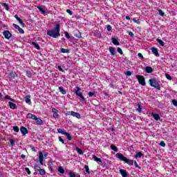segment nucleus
<instances>
[{
  "instance_id": "nucleus-1",
  "label": "nucleus",
  "mask_w": 177,
  "mask_h": 177,
  "mask_svg": "<svg viewBox=\"0 0 177 177\" xmlns=\"http://www.w3.org/2000/svg\"><path fill=\"white\" fill-rule=\"evenodd\" d=\"M47 35L51 38H59L60 37V24H56L53 29L47 30Z\"/></svg>"
},
{
  "instance_id": "nucleus-2",
  "label": "nucleus",
  "mask_w": 177,
  "mask_h": 177,
  "mask_svg": "<svg viewBox=\"0 0 177 177\" xmlns=\"http://www.w3.org/2000/svg\"><path fill=\"white\" fill-rule=\"evenodd\" d=\"M115 157L120 160V161L125 162L126 164H128L129 165H133V160L127 158V157H125L122 153H118L115 154Z\"/></svg>"
},
{
  "instance_id": "nucleus-3",
  "label": "nucleus",
  "mask_w": 177,
  "mask_h": 177,
  "mask_svg": "<svg viewBox=\"0 0 177 177\" xmlns=\"http://www.w3.org/2000/svg\"><path fill=\"white\" fill-rule=\"evenodd\" d=\"M149 85L153 88H156L158 91H161V87L160 86V84L157 81V79L153 78L149 80Z\"/></svg>"
},
{
  "instance_id": "nucleus-4",
  "label": "nucleus",
  "mask_w": 177,
  "mask_h": 177,
  "mask_svg": "<svg viewBox=\"0 0 177 177\" xmlns=\"http://www.w3.org/2000/svg\"><path fill=\"white\" fill-rule=\"evenodd\" d=\"M75 93L77 96H79L80 102H85V97L81 93V88L77 86Z\"/></svg>"
},
{
  "instance_id": "nucleus-5",
  "label": "nucleus",
  "mask_w": 177,
  "mask_h": 177,
  "mask_svg": "<svg viewBox=\"0 0 177 177\" xmlns=\"http://www.w3.org/2000/svg\"><path fill=\"white\" fill-rule=\"evenodd\" d=\"M136 77L137 78L138 84H140V85H142V86H146V79L143 75H136Z\"/></svg>"
},
{
  "instance_id": "nucleus-6",
  "label": "nucleus",
  "mask_w": 177,
  "mask_h": 177,
  "mask_svg": "<svg viewBox=\"0 0 177 177\" xmlns=\"http://www.w3.org/2000/svg\"><path fill=\"white\" fill-rule=\"evenodd\" d=\"M66 115H73V117H75L76 118H77L78 120H80L81 118V114H80V113L78 112H74L73 111H67L66 113Z\"/></svg>"
},
{
  "instance_id": "nucleus-7",
  "label": "nucleus",
  "mask_w": 177,
  "mask_h": 177,
  "mask_svg": "<svg viewBox=\"0 0 177 177\" xmlns=\"http://www.w3.org/2000/svg\"><path fill=\"white\" fill-rule=\"evenodd\" d=\"M3 35H4L6 39H10L12 38V33L9 30H5L3 32Z\"/></svg>"
},
{
  "instance_id": "nucleus-8",
  "label": "nucleus",
  "mask_w": 177,
  "mask_h": 177,
  "mask_svg": "<svg viewBox=\"0 0 177 177\" xmlns=\"http://www.w3.org/2000/svg\"><path fill=\"white\" fill-rule=\"evenodd\" d=\"M109 53H111V56H117V51H115V48L113 46H110L109 48Z\"/></svg>"
},
{
  "instance_id": "nucleus-9",
  "label": "nucleus",
  "mask_w": 177,
  "mask_h": 177,
  "mask_svg": "<svg viewBox=\"0 0 177 177\" xmlns=\"http://www.w3.org/2000/svg\"><path fill=\"white\" fill-rule=\"evenodd\" d=\"M13 27L16 28V30H18L20 34H24V30L23 28H20V26L16 24H12Z\"/></svg>"
},
{
  "instance_id": "nucleus-10",
  "label": "nucleus",
  "mask_w": 177,
  "mask_h": 177,
  "mask_svg": "<svg viewBox=\"0 0 177 177\" xmlns=\"http://www.w3.org/2000/svg\"><path fill=\"white\" fill-rule=\"evenodd\" d=\"M20 131L21 133H22V135H27V133H28V130L27 129V128H26L25 127H21L20 129Z\"/></svg>"
},
{
  "instance_id": "nucleus-11",
  "label": "nucleus",
  "mask_w": 177,
  "mask_h": 177,
  "mask_svg": "<svg viewBox=\"0 0 177 177\" xmlns=\"http://www.w3.org/2000/svg\"><path fill=\"white\" fill-rule=\"evenodd\" d=\"M39 160L41 165H44V153L42 152L39 153Z\"/></svg>"
},
{
  "instance_id": "nucleus-12",
  "label": "nucleus",
  "mask_w": 177,
  "mask_h": 177,
  "mask_svg": "<svg viewBox=\"0 0 177 177\" xmlns=\"http://www.w3.org/2000/svg\"><path fill=\"white\" fill-rule=\"evenodd\" d=\"M120 174L122 177H128V173H127V170L120 169Z\"/></svg>"
},
{
  "instance_id": "nucleus-13",
  "label": "nucleus",
  "mask_w": 177,
  "mask_h": 177,
  "mask_svg": "<svg viewBox=\"0 0 177 177\" xmlns=\"http://www.w3.org/2000/svg\"><path fill=\"white\" fill-rule=\"evenodd\" d=\"M152 53L156 56V57H158L160 56V54H158V50L156 48L153 47L151 48Z\"/></svg>"
},
{
  "instance_id": "nucleus-14",
  "label": "nucleus",
  "mask_w": 177,
  "mask_h": 177,
  "mask_svg": "<svg viewBox=\"0 0 177 177\" xmlns=\"http://www.w3.org/2000/svg\"><path fill=\"white\" fill-rule=\"evenodd\" d=\"M151 115H152V117L154 118V120H156V121H158L160 118V115L157 114V113H151Z\"/></svg>"
},
{
  "instance_id": "nucleus-15",
  "label": "nucleus",
  "mask_w": 177,
  "mask_h": 177,
  "mask_svg": "<svg viewBox=\"0 0 177 177\" xmlns=\"http://www.w3.org/2000/svg\"><path fill=\"white\" fill-rule=\"evenodd\" d=\"M36 121V125H44V120L39 118H37Z\"/></svg>"
},
{
  "instance_id": "nucleus-16",
  "label": "nucleus",
  "mask_w": 177,
  "mask_h": 177,
  "mask_svg": "<svg viewBox=\"0 0 177 177\" xmlns=\"http://www.w3.org/2000/svg\"><path fill=\"white\" fill-rule=\"evenodd\" d=\"M145 72L148 74H151V73H153V68H151V66H146Z\"/></svg>"
},
{
  "instance_id": "nucleus-17",
  "label": "nucleus",
  "mask_w": 177,
  "mask_h": 177,
  "mask_svg": "<svg viewBox=\"0 0 177 177\" xmlns=\"http://www.w3.org/2000/svg\"><path fill=\"white\" fill-rule=\"evenodd\" d=\"M32 45L35 48V49H37V50H41V47L39 46V44L35 41L32 42Z\"/></svg>"
},
{
  "instance_id": "nucleus-18",
  "label": "nucleus",
  "mask_w": 177,
  "mask_h": 177,
  "mask_svg": "<svg viewBox=\"0 0 177 177\" xmlns=\"http://www.w3.org/2000/svg\"><path fill=\"white\" fill-rule=\"evenodd\" d=\"M111 41L113 45H116V46L120 45V41H118V40L115 39V37H112Z\"/></svg>"
},
{
  "instance_id": "nucleus-19",
  "label": "nucleus",
  "mask_w": 177,
  "mask_h": 177,
  "mask_svg": "<svg viewBox=\"0 0 177 177\" xmlns=\"http://www.w3.org/2000/svg\"><path fill=\"white\" fill-rule=\"evenodd\" d=\"M8 104L10 106V109H12V110H15L16 109V107H17L16 104H15L12 102H9Z\"/></svg>"
},
{
  "instance_id": "nucleus-20",
  "label": "nucleus",
  "mask_w": 177,
  "mask_h": 177,
  "mask_svg": "<svg viewBox=\"0 0 177 177\" xmlns=\"http://www.w3.org/2000/svg\"><path fill=\"white\" fill-rule=\"evenodd\" d=\"M58 89L62 95H66V93H67V91H66V89H64V88H63L62 86H59Z\"/></svg>"
},
{
  "instance_id": "nucleus-21",
  "label": "nucleus",
  "mask_w": 177,
  "mask_h": 177,
  "mask_svg": "<svg viewBox=\"0 0 177 177\" xmlns=\"http://www.w3.org/2000/svg\"><path fill=\"white\" fill-rule=\"evenodd\" d=\"M25 102L26 103H31V95H26L25 97Z\"/></svg>"
},
{
  "instance_id": "nucleus-22",
  "label": "nucleus",
  "mask_w": 177,
  "mask_h": 177,
  "mask_svg": "<svg viewBox=\"0 0 177 177\" xmlns=\"http://www.w3.org/2000/svg\"><path fill=\"white\" fill-rule=\"evenodd\" d=\"M93 159L94 160V161H96V162H102V159L97 158V156L95 155L93 156Z\"/></svg>"
},
{
  "instance_id": "nucleus-23",
  "label": "nucleus",
  "mask_w": 177,
  "mask_h": 177,
  "mask_svg": "<svg viewBox=\"0 0 177 177\" xmlns=\"http://www.w3.org/2000/svg\"><path fill=\"white\" fill-rule=\"evenodd\" d=\"M39 174L41 176H44V175H46V171H45V169H40L39 170Z\"/></svg>"
},
{
  "instance_id": "nucleus-24",
  "label": "nucleus",
  "mask_w": 177,
  "mask_h": 177,
  "mask_svg": "<svg viewBox=\"0 0 177 177\" xmlns=\"http://www.w3.org/2000/svg\"><path fill=\"white\" fill-rule=\"evenodd\" d=\"M111 150H113V151H115V153H118V149L117 148V147H115V145H111Z\"/></svg>"
},
{
  "instance_id": "nucleus-25",
  "label": "nucleus",
  "mask_w": 177,
  "mask_h": 177,
  "mask_svg": "<svg viewBox=\"0 0 177 177\" xmlns=\"http://www.w3.org/2000/svg\"><path fill=\"white\" fill-rule=\"evenodd\" d=\"M9 75L11 78H16V77H17V73H16V72H10Z\"/></svg>"
},
{
  "instance_id": "nucleus-26",
  "label": "nucleus",
  "mask_w": 177,
  "mask_h": 177,
  "mask_svg": "<svg viewBox=\"0 0 177 177\" xmlns=\"http://www.w3.org/2000/svg\"><path fill=\"white\" fill-rule=\"evenodd\" d=\"M1 6H3V8L6 9V10H9V5H8V3H1Z\"/></svg>"
},
{
  "instance_id": "nucleus-27",
  "label": "nucleus",
  "mask_w": 177,
  "mask_h": 177,
  "mask_svg": "<svg viewBox=\"0 0 177 177\" xmlns=\"http://www.w3.org/2000/svg\"><path fill=\"white\" fill-rule=\"evenodd\" d=\"M156 41H158L160 46H164V45H165V43H164V41L160 39H156Z\"/></svg>"
},
{
  "instance_id": "nucleus-28",
  "label": "nucleus",
  "mask_w": 177,
  "mask_h": 177,
  "mask_svg": "<svg viewBox=\"0 0 177 177\" xmlns=\"http://www.w3.org/2000/svg\"><path fill=\"white\" fill-rule=\"evenodd\" d=\"M65 136H66L68 140H73V138L71 137V135H70V133L68 132H66L65 133Z\"/></svg>"
},
{
  "instance_id": "nucleus-29",
  "label": "nucleus",
  "mask_w": 177,
  "mask_h": 177,
  "mask_svg": "<svg viewBox=\"0 0 177 177\" xmlns=\"http://www.w3.org/2000/svg\"><path fill=\"white\" fill-rule=\"evenodd\" d=\"M37 9L42 13V15H45V13H46V11L41 6H37Z\"/></svg>"
},
{
  "instance_id": "nucleus-30",
  "label": "nucleus",
  "mask_w": 177,
  "mask_h": 177,
  "mask_svg": "<svg viewBox=\"0 0 177 177\" xmlns=\"http://www.w3.org/2000/svg\"><path fill=\"white\" fill-rule=\"evenodd\" d=\"M34 169H35V171H39V170L41 169V167H39V165L38 164L35 163L34 165Z\"/></svg>"
},
{
  "instance_id": "nucleus-31",
  "label": "nucleus",
  "mask_w": 177,
  "mask_h": 177,
  "mask_svg": "<svg viewBox=\"0 0 177 177\" xmlns=\"http://www.w3.org/2000/svg\"><path fill=\"white\" fill-rule=\"evenodd\" d=\"M137 106H138V108L136 109L138 113H142L143 111H142V106H140V104H138Z\"/></svg>"
},
{
  "instance_id": "nucleus-32",
  "label": "nucleus",
  "mask_w": 177,
  "mask_h": 177,
  "mask_svg": "<svg viewBox=\"0 0 177 177\" xmlns=\"http://www.w3.org/2000/svg\"><path fill=\"white\" fill-rule=\"evenodd\" d=\"M26 75L28 78H31V77H32V73L30 71H26Z\"/></svg>"
},
{
  "instance_id": "nucleus-33",
  "label": "nucleus",
  "mask_w": 177,
  "mask_h": 177,
  "mask_svg": "<svg viewBox=\"0 0 177 177\" xmlns=\"http://www.w3.org/2000/svg\"><path fill=\"white\" fill-rule=\"evenodd\" d=\"M57 131L58 133H61L62 135H65L66 133V132L62 129H57Z\"/></svg>"
},
{
  "instance_id": "nucleus-34",
  "label": "nucleus",
  "mask_w": 177,
  "mask_h": 177,
  "mask_svg": "<svg viewBox=\"0 0 177 177\" xmlns=\"http://www.w3.org/2000/svg\"><path fill=\"white\" fill-rule=\"evenodd\" d=\"M76 151L80 154V156L84 154V151L80 148L76 147Z\"/></svg>"
},
{
  "instance_id": "nucleus-35",
  "label": "nucleus",
  "mask_w": 177,
  "mask_h": 177,
  "mask_svg": "<svg viewBox=\"0 0 177 177\" xmlns=\"http://www.w3.org/2000/svg\"><path fill=\"white\" fill-rule=\"evenodd\" d=\"M142 156H143V153H142V152L139 151L135 155V158H138V157H139L140 158H142Z\"/></svg>"
},
{
  "instance_id": "nucleus-36",
  "label": "nucleus",
  "mask_w": 177,
  "mask_h": 177,
  "mask_svg": "<svg viewBox=\"0 0 177 177\" xmlns=\"http://www.w3.org/2000/svg\"><path fill=\"white\" fill-rule=\"evenodd\" d=\"M69 176L70 177H81V176H75V173H74V172H73V171H70L69 172Z\"/></svg>"
},
{
  "instance_id": "nucleus-37",
  "label": "nucleus",
  "mask_w": 177,
  "mask_h": 177,
  "mask_svg": "<svg viewBox=\"0 0 177 177\" xmlns=\"http://www.w3.org/2000/svg\"><path fill=\"white\" fill-rule=\"evenodd\" d=\"M84 169H86V174H91V171H89V166L85 165H84Z\"/></svg>"
},
{
  "instance_id": "nucleus-38",
  "label": "nucleus",
  "mask_w": 177,
  "mask_h": 177,
  "mask_svg": "<svg viewBox=\"0 0 177 177\" xmlns=\"http://www.w3.org/2000/svg\"><path fill=\"white\" fill-rule=\"evenodd\" d=\"M58 171H59L60 174H64V169L62 167V166L58 167Z\"/></svg>"
},
{
  "instance_id": "nucleus-39",
  "label": "nucleus",
  "mask_w": 177,
  "mask_h": 177,
  "mask_svg": "<svg viewBox=\"0 0 177 177\" xmlns=\"http://www.w3.org/2000/svg\"><path fill=\"white\" fill-rule=\"evenodd\" d=\"M61 52H62V53H68V49L62 48H61Z\"/></svg>"
},
{
  "instance_id": "nucleus-40",
  "label": "nucleus",
  "mask_w": 177,
  "mask_h": 177,
  "mask_svg": "<svg viewBox=\"0 0 177 177\" xmlns=\"http://www.w3.org/2000/svg\"><path fill=\"white\" fill-rule=\"evenodd\" d=\"M159 146H161V147H165L167 146V145L165 144V142L164 141H161L159 143Z\"/></svg>"
},
{
  "instance_id": "nucleus-41",
  "label": "nucleus",
  "mask_w": 177,
  "mask_h": 177,
  "mask_svg": "<svg viewBox=\"0 0 177 177\" xmlns=\"http://www.w3.org/2000/svg\"><path fill=\"white\" fill-rule=\"evenodd\" d=\"M17 21H19V24H21V26H22V27H24L25 24L23 22V20H21V19H18Z\"/></svg>"
},
{
  "instance_id": "nucleus-42",
  "label": "nucleus",
  "mask_w": 177,
  "mask_h": 177,
  "mask_svg": "<svg viewBox=\"0 0 177 177\" xmlns=\"http://www.w3.org/2000/svg\"><path fill=\"white\" fill-rule=\"evenodd\" d=\"M165 77L167 80H169V81L172 80V77H171V75L168 73L165 74Z\"/></svg>"
},
{
  "instance_id": "nucleus-43",
  "label": "nucleus",
  "mask_w": 177,
  "mask_h": 177,
  "mask_svg": "<svg viewBox=\"0 0 177 177\" xmlns=\"http://www.w3.org/2000/svg\"><path fill=\"white\" fill-rule=\"evenodd\" d=\"M117 52H118V53H120V55H122L124 53L122 52V49H121V48H120V47L117 48Z\"/></svg>"
},
{
  "instance_id": "nucleus-44",
  "label": "nucleus",
  "mask_w": 177,
  "mask_h": 177,
  "mask_svg": "<svg viewBox=\"0 0 177 177\" xmlns=\"http://www.w3.org/2000/svg\"><path fill=\"white\" fill-rule=\"evenodd\" d=\"M4 98L6 99V100H11V102H13V98H11L10 97V95H6L5 97H4Z\"/></svg>"
},
{
  "instance_id": "nucleus-45",
  "label": "nucleus",
  "mask_w": 177,
  "mask_h": 177,
  "mask_svg": "<svg viewBox=\"0 0 177 177\" xmlns=\"http://www.w3.org/2000/svg\"><path fill=\"white\" fill-rule=\"evenodd\" d=\"M64 34H65L66 38H67L68 39H70V38H71L70 37V34L68 32H64Z\"/></svg>"
},
{
  "instance_id": "nucleus-46",
  "label": "nucleus",
  "mask_w": 177,
  "mask_h": 177,
  "mask_svg": "<svg viewBox=\"0 0 177 177\" xmlns=\"http://www.w3.org/2000/svg\"><path fill=\"white\" fill-rule=\"evenodd\" d=\"M25 171L28 173V175H31V171H30V169L28 167H26Z\"/></svg>"
},
{
  "instance_id": "nucleus-47",
  "label": "nucleus",
  "mask_w": 177,
  "mask_h": 177,
  "mask_svg": "<svg viewBox=\"0 0 177 177\" xmlns=\"http://www.w3.org/2000/svg\"><path fill=\"white\" fill-rule=\"evenodd\" d=\"M138 57H140V59H141L142 60H143V59H145V57H143V55L141 53H138Z\"/></svg>"
},
{
  "instance_id": "nucleus-48",
  "label": "nucleus",
  "mask_w": 177,
  "mask_h": 177,
  "mask_svg": "<svg viewBox=\"0 0 177 177\" xmlns=\"http://www.w3.org/2000/svg\"><path fill=\"white\" fill-rule=\"evenodd\" d=\"M13 129H14L15 132H19V131H20V129H19V127H17V126L13 127Z\"/></svg>"
},
{
  "instance_id": "nucleus-49",
  "label": "nucleus",
  "mask_w": 177,
  "mask_h": 177,
  "mask_svg": "<svg viewBox=\"0 0 177 177\" xmlns=\"http://www.w3.org/2000/svg\"><path fill=\"white\" fill-rule=\"evenodd\" d=\"M88 96H89V97H92V96H96L95 95V92H88Z\"/></svg>"
},
{
  "instance_id": "nucleus-50",
  "label": "nucleus",
  "mask_w": 177,
  "mask_h": 177,
  "mask_svg": "<svg viewBox=\"0 0 177 177\" xmlns=\"http://www.w3.org/2000/svg\"><path fill=\"white\" fill-rule=\"evenodd\" d=\"M133 23H136L137 24H140V21H139V19L136 20V19L133 18Z\"/></svg>"
},
{
  "instance_id": "nucleus-51",
  "label": "nucleus",
  "mask_w": 177,
  "mask_h": 177,
  "mask_svg": "<svg viewBox=\"0 0 177 177\" xmlns=\"http://www.w3.org/2000/svg\"><path fill=\"white\" fill-rule=\"evenodd\" d=\"M66 13H68V15H70V16H73V11H71V10H70V9L66 10Z\"/></svg>"
},
{
  "instance_id": "nucleus-52",
  "label": "nucleus",
  "mask_w": 177,
  "mask_h": 177,
  "mask_svg": "<svg viewBox=\"0 0 177 177\" xmlns=\"http://www.w3.org/2000/svg\"><path fill=\"white\" fill-rule=\"evenodd\" d=\"M10 146L13 147L15 146V140L11 139L10 140Z\"/></svg>"
},
{
  "instance_id": "nucleus-53",
  "label": "nucleus",
  "mask_w": 177,
  "mask_h": 177,
  "mask_svg": "<svg viewBox=\"0 0 177 177\" xmlns=\"http://www.w3.org/2000/svg\"><path fill=\"white\" fill-rule=\"evenodd\" d=\"M126 75H127L128 77L132 75V72L129 71H127L126 73H125Z\"/></svg>"
},
{
  "instance_id": "nucleus-54",
  "label": "nucleus",
  "mask_w": 177,
  "mask_h": 177,
  "mask_svg": "<svg viewBox=\"0 0 177 177\" xmlns=\"http://www.w3.org/2000/svg\"><path fill=\"white\" fill-rule=\"evenodd\" d=\"M75 37H76V38H82L81 32H78V33L75 34Z\"/></svg>"
},
{
  "instance_id": "nucleus-55",
  "label": "nucleus",
  "mask_w": 177,
  "mask_h": 177,
  "mask_svg": "<svg viewBox=\"0 0 177 177\" xmlns=\"http://www.w3.org/2000/svg\"><path fill=\"white\" fill-rule=\"evenodd\" d=\"M172 103H173L174 106L177 107V100H172Z\"/></svg>"
},
{
  "instance_id": "nucleus-56",
  "label": "nucleus",
  "mask_w": 177,
  "mask_h": 177,
  "mask_svg": "<svg viewBox=\"0 0 177 177\" xmlns=\"http://www.w3.org/2000/svg\"><path fill=\"white\" fill-rule=\"evenodd\" d=\"M109 86H110V88H111L112 89H114V88H115L114 82H111V83L109 84Z\"/></svg>"
},
{
  "instance_id": "nucleus-57",
  "label": "nucleus",
  "mask_w": 177,
  "mask_h": 177,
  "mask_svg": "<svg viewBox=\"0 0 177 177\" xmlns=\"http://www.w3.org/2000/svg\"><path fill=\"white\" fill-rule=\"evenodd\" d=\"M158 13L160 16L164 17L165 13L161 10H158Z\"/></svg>"
},
{
  "instance_id": "nucleus-58",
  "label": "nucleus",
  "mask_w": 177,
  "mask_h": 177,
  "mask_svg": "<svg viewBox=\"0 0 177 177\" xmlns=\"http://www.w3.org/2000/svg\"><path fill=\"white\" fill-rule=\"evenodd\" d=\"M52 112L54 113H59V111L56 109L55 108H53Z\"/></svg>"
},
{
  "instance_id": "nucleus-59",
  "label": "nucleus",
  "mask_w": 177,
  "mask_h": 177,
  "mask_svg": "<svg viewBox=\"0 0 177 177\" xmlns=\"http://www.w3.org/2000/svg\"><path fill=\"white\" fill-rule=\"evenodd\" d=\"M30 149L32 151H37V149H35V147H34V145H30Z\"/></svg>"
},
{
  "instance_id": "nucleus-60",
  "label": "nucleus",
  "mask_w": 177,
  "mask_h": 177,
  "mask_svg": "<svg viewBox=\"0 0 177 177\" xmlns=\"http://www.w3.org/2000/svg\"><path fill=\"white\" fill-rule=\"evenodd\" d=\"M59 142H61V143H62V145H64V140H63V138H62V137H59Z\"/></svg>"
},
{
  "instance_id": "nucleus-61",
  "label": "nucleus",
  "mask_w": 177,
  "mask_h": 177,
  "mask_svg": "<svg viewBox=\"0 0 177 177\" xmlns=\"http://www.w3.org/2000/svg\"><path fill=\"white\" fill-rule=\"evenodd\" d=\"M53 117L55 118H59V113H53Z\"/></svg>"
},
{
  "instance_id": "nucleus-62",
  "label": "nucleus",
  "mask_w": 177,
  "mask_h": 177,
  "mask_svg": "<svg viewBox=\"0 0 177 177\" xmlns=\"http://www.w3.org/2000/svg\"><path fill=\"white\" fill-rule=\"evenodd\" d=\"M28 118L31 120L32 118V113H28Z\"/></svg>"
},
{
  "instance_id": "nucleus-63",
  "label": "nucleus",
  "mask_w": 177,
  "mask_h": 177,
  "mask_svg": "<svg viewBox=\"0 0 177 177\" xmlns=\"http://www.w3.org/2000/svg\"><path fill=\"white\" fill-rule=\"evenodd\" d=\"M38 118L35 115H32V119L31 120H36Z\"/></svg>"
},
{
  "instance_id": "nucleus-64",
  "label": "nucleus",
  "mask_w": 177,
  "mask_h": 177,
  "mask_svg": "<svg viewBox=\"0 0 177 177\" xmlns=\"http://www.w3.org/2000/svg\"><path fill=\"white\" fill-rule=\"evenodd\" d=\"M106 29H107L108 31H110L111 30V26L107 25Z\"/></svg>"
}]
</instances>
